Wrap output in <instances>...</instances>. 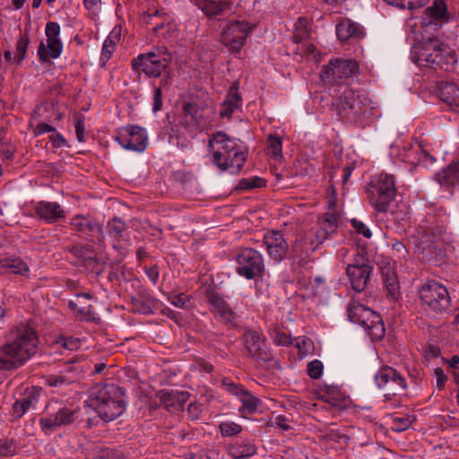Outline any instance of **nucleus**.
Returning <instances> with one entry per match:
<instances>
[{"label": "nucleus", "instance_id": "obj_1", "mask_svg": "<svg viewBox=\"0 0 459 459\" xmlns=\"http://www.w3.org/2000/svg\"><path fill=\"white\" fill-rule=\"evenodd\" d=\"M39 348L37 332L29 325L21 324L12 331V339L0 348V369L9 370L23 365L36 354Z\"/></svg>", "mask_w": 459, "mask_h": 459}, {"label": "nucleus", "instance_id": "obj_2", "mask_svg": "<svg viewBox=\"0 0 459 459\" xmlns=\"http://www.w3.org/2000/svg\"><path fill=\"white\" fill-rule=\"evenodd\" d=\"M212 162L221 171L238 172L245 164L247 155L246 146L238 139L223 132L213 134L208 143Z\"/></svg>", "mask_w": 459, "mask_h": 459}, {"label": "nucleus", "instance_id": "obj_3", "mask_svg": "<svg viewBox=\"0 0 459 459\" xmlns=\"http://www.w3.org/2000/svg\"><path fill=\"white\" fill-rule=\"evenodd\" d=\"M89 402L105 421L118 418L126 406L123 389L113 383L97 384L91 391Z\"/></svg>", "mask_w": 459, "mask_h": 459}, {"label": "nucleus", "instance_id": "obj_4", "mask_svg": "<svg viewBox=\"0 0 459 459\" xmlns=\"http://www.w3.org/2000/svg\"><path fill=\"white\" fill-rule=\"evenodd\" d=\"M411 58L418 65L431 66L455 61V51L439 39H423L412 48Z\"/></svg>", "mask_w": 459, "mask_h": 459}, {"label": "nucleus", "instance_id": "obj_5", "mask_svg": "<svg viewBox=\"0 0 459 459\" xmlns=\"http://www.w3.org/2000/svg\"><path fill=\"white\" fill-rule=\"evenodd\" d=\"M396 192L394 175L381 173L371 179L367 189V197L376 211L386 213L396 196Z\"/></svg>", "mask_w": 459, "mask_h": 459}, {"label": "nucleus", "instance_id": "obj_6", "mask_svg": "<svg viewBox=\"0 0 459 459\" xmlns=\"http://www.w3.org/2000/svg\"><path fill=\"white\" fill-rule=\"evenodd\" d=\"M351 322L360 325L372 341H380L385 333L381 316L359 303H351L348 307Z\"/></svg>", "mask_w": 459, "mask_h": 459}, {"label": "nucleus", "instance_id": "obj_7", "mask_svg": "<svg viewBox=\"0 0 459 459\" xmlns=\"http://www.w3.org/2000/svg\"><path fill=\"white\" fill-rule=\"evenodd\" d=\"M171 61L165 48H158L147 53L139 54L131 61L132 69L147 77H159Z\"/></svg>", "mask_w": 459, "mask_h": 459}, {"label": "nucleus", "instance_id": "obj_8", "mask_svg": "<svg viewBox=\"0 0 459 459\" xmlns=\"http://www.w3.org/2000/svg\"><path fill=\"white\" fill-rule=\"evenodd\" d=\"M419 298L427 311L442 314L451 304L447 289L436 281H428L418 290Z\"/></svg>", "mask_w": 459, "mask_h": 459}, {"label": "nucleus", "instance_id": "obj_9", "mask_svg": "<svg viewBox=\"0 0 459 459\" xmlns=\"http://www.w3.org/2000/svg\"><path fill=\"white\" fill-rule=\"evenodd\" d=\"M373 108V102L364 91H355L346 86L339 98L338 112L341 116H365L370 114Z\"/></svg>", "mask_w": 459, "mask_h": 459}, {"label": "nucleus", "instance_id": "obj_10", "mask_svg": "<svg viewBox=\"0 0 459 459\" xmlns=\"http://www.w3.org/2000/svg\"><path fill=\"white\" fill-rule=\"evenodd\" d=\"M236 262L237 273L247 280L262 276L264 271L262 255L251 247L241 248L237 254Z\"/></svg>", "mask_w": 459, "mask_h": 459}, {"label": "nucleus", "instance_id": "obj_11", "mask_svg": "<svg viewBox=\"0 0 459 459\" xmlns=\"http://www.w3.org/2000/svg\"><path fill=\"white\" fill-rule=\"evenodd\" d=\"M358 64L353 60L336 59L323 66L320 76L329 84H341L358 72Z\"/></svg>", "mask_w": 459, "mask_h": 459}, {"label": "nucleus", "instance_id": "obj_12", "mask_svg": "<svg viewBox=\"0 0 459 459\" xmlns=\"http://www.w3.org/2000/svg\"><path fill=\"white\" fill-rule=\"evenodd\" d=\"M80 416V409L75 407H60L53 413H47L39 420L41 430L51 434L61 427L74 423Z\"/></svg>", "mask_w": 459, "mask_h": 459}, {"label": "nucleus", "instance_id": "obj_13", "mask_svg": "<svg viewBox=\"0 0 459 459\" xmlns=\"http://www.w3.org/2000/svg\"><path fill=\"white\" fill-rule=\"evenodd\" d=\"M243 341L247 355L257 362H269L273 356L264 334L254 329L245 331Z\"/></svg>", "mask_w": 459, "mask_h": 459}, {"label": "nucleus", "instance_id": "obj_14", "mask_svg": "<svg viewBox=\"0 0 459 459\" xmlns=\"http://www.w3.org/2000/svg\"><path fill=\"white\" fill-rule=\"evenodd\" d=\"M116 141L126 150L142 152L147 147L148 135L141 126H126L117 130Z\"/></svg>", "mask_w": 459, "mask_h": 459}, {"label": "nucleus", "instance_id": "obj_15", "mask_svg": "<svg viewBox=\"0 0 459 459\" xmlns=\"http://www.w3.org/2000/svg\"><path fill=\"white\" fill-rule=\"evenodd\" d=\"M45 33L47 36V46L40 42L38 48V56L41 62L56 59L60 56L63 51V44L60 40V26L56 22H49L46 25Z\"/></svg>", "mask_w": 459, "mask_h": 459}, {"label": "nucleus", "instance_id": "obj_16", "mask_svg": "<svg viewBox=\"0 0 459 459\" xmlns=\"http://www.w3.org/2000/svg\"><path fill=\"white\" fill-rule=\"evenodd\" d=\"M251 28L244 22H230L221 33V42L230 50L239 52Z\"/></svg>", "mask_w": 459, "mask_h": 459}, {"label": "nucleus", "instance_id": "obj_17", "mask_svg": "<svg viewBox=\"0 0 459 459\" xmlns=\"http://www.w3.org/2000/svg\"><path fill=\"white\" fill-rule=\"evenodd\" d=\"M69 225L71 230L78 235L96 238V242L100 245L104 243L102 227L91 217L76 214L70 219Z\"/></svg>", "mask_w": 459, "mask_h": 459}, {"label": "nucleus", "instance_id": "obj_18", "mask_svg": "<svg viewBox=\"0 0 459 459\" xmlns=\"http://www.w3.org/2000/svg\"><path fill=\"white\" fill-rule=\"evenodd\" d=\"M376 385L379 388L386 387V390L405 392L407 382L395 368L385 366L379 368L375 376Z\"/></svg>", "mask_w": 459, "mask_h": 459}, {"label": "nucleus", "instance_id": "obj_19", "mask_svg": "<svg viewBox=\"0 0 459 459\" xmlns=\"http://www.w3.org/2000/svg\"><path fill=\"white\" fill-rule=\"evenodd\" d=\"M264 244L269 256L275 262L283 260L289 250V244L284 235L278 230H271L264 235Z\"/></svg>", "mask_w": 459, "mask_h": 459}, {"label": "nucleus", "instance_id": "obj_20", "mask_svg": "<svg viewBox=\"0 0 459 459\" xmlns=\"http://www.w3.org/2000/svg\"><path fill=\"white\" fill-rule=\"evenodd\" d=\"M35 214L46 223H56L65 218V212L57 202L39 201L34 205Z\"/></svg>", "mask_w": 459, "mask_h": 459}, {"label": "nucleus", "instance_id": "obj_21", "mask_svg": "<svg viewBox=\"0 0 459 459\" xmlns=\"http://www.w3.org/2000/svg\"><path fill=\"white\" fill-rule=\"evenodd\" d=\"M184 117L181 124L189 131L202 128L204 124L205 109L197 104L186 102L183 105Z\"/></svg>", "mask_w": 459, "mask_h": 459}, {"label": "nucleus", "instance_id": "obj_22", "mask_svg": "<svg viewBox=\"0 0 459 459\" xmlns=\"http://www.w3.org/2000/svg\"><path fill=\"white\" fill-rule=\"evenodd\" d=\"M336 35L342 41L348 39L359 40L364 38V28L349 18L341 19L336 24Z\"/></svg>", "mask_w": 459, "mask_h": 459}, {"label": "nucleus", "instance_id": "obj_23", "mask_svg": "<svg viewBox=\"0 0 459 459\" xmlns=\"http://www.w3.org/2000/svg\"><path fill=\"white\" fill-rule=\"evenodd\" d=\"M160 403L169 411H180L189 398L187 392L161 390L158 393Z\"/></svg>", "mask_w": 459, "mask_h": 459}, {"label": "nucleus", "instance_id": "obj_24", "mask_svg": "<svg viewBox=\"0 0 459 459\" xmlns=\"http://www.w3.org/2000/svg\"><path fill=\"white\" fill-rule=\"evenodd\" d=\"M372 272L373 266L346 268V275L351 289L356 292H362L368 286Z\"/></svg>", "mask_w": 459, "mask_h": 459}, {"label": "nucleus", "instance_id": "obj_25", "mask_svg": "<svg viewBox=\"0 0 459 459\" xmlns=\"http://www.w3.org/2000/svg\"><path fill=\"white\" fill-rule=\"evenodd\" d=\"M207 299L211 305V311L219 315L224 323H232L235 319V314L228 303L216 292L209 291Z\"/></svg>", "mask_w": 459, "mask_h": 459}, {"label": "nucleus", "instance_id": "obj_26", "mask_svg": "<svg viewBox=\"0 0 459 459\" xmlns=\"http://www.w3.org/2000/svg\"><path fill=\"white\" fill-rule=\"evenodd\" d=\"M30 266L19 256H9L0 259V273H13L24 277L30 275Z\"/></svg>", "mask_w": 459, "mask_h": 459}, {"label": "nucleus", "instance_id": "obj_27", "mask_svg": "<svg viewBox=\"0 0 459 459\" xmlns=\"http://www.w3.org/2000/svg\"><path fill=\"white\" fill-rule=\"evenodd\" d=\"M40 391L32 388L25 393L22 398L17 400L13 405V415L17 418L22 417L29 410L35 409L39 402Z\"/></svg>", "mask_w": 459, "mask_h": 459}, {"label": "nucleus", "instance_id": "obj_28", "mask_svg": "<svg viewBox=\"0 0 459 459\" xmlns=\"http://www.w3.org/2000/svg\"><path fill=\"white\" fill-rule=\"evenodd\" d=\"M256 446L249 439L237 440L228 446V452L232 459H246L256 453Z\"/></svg>", "mask_w": 459, "mask_h": 459}, {"label": "nucleus", "instance_id": "obj_29", "mask_svg": "<svg viewBox=\"0 0 459 459\" xmlns=\"http://www.w3.org/2000/svg\"><path fill=\"white\" fill-rule=\"evenodd\" d=\"M316 250V245L313 244L307 234H299L291 248L293 256L300 260L308 258Z\"/></svg>", "mask_w": 459, "mask_h": 459}, {"label": "nucleus", "instance_id": "obj_30", "mask_svg": "<svg viewBox=\"0 0 459 459\" xmlns=\"http://www.w3.org/2000/svg\"><path fill=\"white\" fill-rule=\"evenodd\" d=\"M238 91V84L234 82L229 90L227 99L222 103L221 117H230L233 112L240 108L242 101Z\"/></svg>", "mask_w": 459, "mask_h": 459}, {"label": "nucleus", "instance_id": "obj_31", "mask_svg": "<svg viewBox=\"0 0 459 459\" xmlns=\"http://www.w3.org/2000/svg\"><path fill=\"white\" fill-rule=\"evenodd\" d=\"M195 4L208 17L213 18L230 8L226 0H195Z\"/></svg>", "mask_w": 459, "mask_h": 459}, {"label": "nucleus", "instance_id": "obj_32", "mask_svg": "<svg viewBox=\"0 0 459 459\" xmlns=\"http://www.w3.org/2000/svg\"><path fill=\"white\" fill-rule=\"evenodd\" d=\"M446 6L442 0H435L434 4L424 11L422 22L425 25L434 23L436 26L438 22L446 20Z\"/></svg>", "mask_w": 459, "mask_h": 459}, {"label": "nucleus", "instance_id": "obj_33", "mask_svg": "<svg viewBox=\"0 0 459 459\" xmlns=\"http://www.w3.org/2000/svg\"><path fill=\"white\" fill-rule=\"evenodd\" d=\"M435 179L442 187L447 189L459 184V162L451 164L437 173Z\"/></svg>", "mask_w": 459, "mask_h": 459}, {"label": "nucleus", "instance_id": "obj_34", "mask_svg": "<svg viewBox=\"0 0 459 459\" xmlns=\"http://www.w3.org/2000/svg\"><path fill=\"white\" fill-rule=\"evenodd\" d=\"M120 36L121 28L115 27L105 39L100 54V60L104 65L110 59L115 52L117 44L120 40Z\"/></svg>", "mask_w": 459, "mask_h": 459}, {"label": "nucleus", "instance_id": "obj_35", "mask_svg": "<svg viewBox=\"0 0 459 459\" xmlns=\"http://www.w3.org/2000/svg\"><path fill=\"white\" fill-rule=\"evenodd\" d=\"M382 275L388 296L393 300H396L400 296V285L395 273L387 268L383 270Z\"/></svg>", "mask_w": 459, "mask_h": 459}, {"label": "nucleus", "instance_id": "obj_36", "mask_svg": "<svg viewBox=\"0 0 459 459\" xmlns=\"http://www.w3.org/2000/svg\"><path fill=\"white\" fill-rule=\"evenodd\" d=\"M325 402L332 407L336 409H342L347 405V396L335 386H329L326 388L325 394L323 395Z\"/></svg>", "mask_w": 459, "mask_h": 459}, {"label": "nucleus", "instance_id": "obj_37", "mask_svg": "<svg viewBox=\"0 0 459 459\" xmlns=\"http://www.w3.org/2000/svg\"><path fill=\"white\" fill-rule=\"evenodd\" d=\"M441 229L437 230V231L431 230V232H429V229H427L425 226H420L418 234L420 241L423 246L422 248H431L432 245H434V247L436 248L437 243L441 239Z\"/></svg>", "mask_w": 459, "mask_h": 459}, {"label": "nucleus", "instance_id": "obj_38", "mask_svg": "<svg viewBox=\"0 0 459 459\" xmlns=\"http://www.w3.org/2000/svg\"><path fill=\"white\" fill-rule=\"evenodd\" d=\"M310 36V22L307 18L299 17L294 25L293 41L303 43Z\"/></svg>", "mask_w": 459, "mask_h": 459}, {"label": "nucleus", "instance_id": "obj_39", "mask_svg": "<svg viewBox=\"0 0 459 459\" xmlns=\"http://www.w3.org/2000/svg\"><path fill=\"white\" fill-rule=\"evenodd\" d=\"M238 399L242 403V406L239 409V411L242 414H252L255 412L261 403L258 398L255 397L246 389L240 394Z\"/></svg>", "mask_w": 459, "mask_h": 459}, {"label": "nucleus", "instance_id": "obj_40", "mask_svg": "<svg viewBox=\"0 0 459 459\" xmlns=\"http://www.w3.org/2000/svg\"><path fill=\"white\" fill-rule=\"evenodd\" d=\"M319 227L325 231L329 236L336 231L337 225V212H327L319 220Z\"/></svg>", "mask_w": 459, "mask_h": 459}, {"label": "nucleus", "instance_id": "obj_41", "mask_svg": "<svg viewBox=\"0 0 459 459\" xmlns=\"http://www.w3.org/2000/svg\"><path fill=\"white\" fill-rule=\"evenodd\" d=\"M352 258L347 264L346 268H362V266H372L367 254L363 250L358 248H352Z\"/></svg>", "mask_w": 459, "mask_h": 459}, {"label": "nucleus", "instance_id": "obj_42", "mask_svg": "<svg viewBox=\"0 0 459 459\" xmlns=\"http://www.w3.org/2000/svg\"><path fill=\"white\" fill-rule=\"evenodd\" d=\"M162 15H165V13H162L159 10H155L153 12L148 11L142 15L141 19L142 22L146 24H153L152 30L155 32H159L160 30L164 28V22L163 21L160 22L156 20L161 18Z\"/></svg>", "mask_w": 459, "mask_h": 459}, {"label": "nucleus", "instance_id": "obj_43", "mask_svg": "<svg viewBox=\"0 0 459 459\" xmlns=\"http://www.w3.org/2000/svg\"><path fill=\"white\" fill-rule=\"evenodd\" d=\"M266 181L264 178L255 176L247 178H242L238 181L237 189L238 190H250L254 188H261L264 186Z\"/></svg>", "mask_w": 459, "mask_h": 459}, {"label": "nucleus", "instance_id": "obj_44", "mask_svg": "<svg viewBox=\"0 0 459 459\" xmlns=\"http://www.w3.org/2000/svg\"><path fill=\"white\" fill-rule=\"evenodd\" d=\"M415 420V417L411 415L394 417L391 429L395 432L404 431L411 426Z\"/></svg>", "mask_w": 459, "mask_h": 459}, {"label": "nucleus", "instance_id": "obj_45", "mask_svg": "<svg viewBox=\"0 0 459 459\" xmlns=\"http://www.w3.org/2000/svg\"><path fill=\"white\" fill-rule=\"evenodd\" d=\"M219 429L222 437H232L241 433L243 429L234 421L224 420L220 423Z\"/></svg>", "mask_w": 459, "mask_h": 459}, {"label": "nucleus", "instance_id": "obj_46", "mask_svg": "<svg viewBox=\"0 0 459 459\" xmlns=\"http://www.w3.org/2000/svg\"><path fill=\"white\" fill-rule=\"evenodd\" d=\"M271 338L276 345L288 346L292 343L291 336L286 331L279 327L272 329Z\"/></svg>", "mask_w": 459, "mask_h": 459}, {"label": "nucleus", "instance_id": "obj_47", "mask_svg": "<svg viewBox=\"0 0 459 459\" xmlns=\"http://www.w3.org/2000/svg\"><path fill=\"white\" fill-rule=\"evenodd\" d=\"M404 395L405 392L386 390L384 394V402L391 408L395 409L402 405Z\"/></svg>", "mask_w": 459, "mask_h": 459}, {"label": "nucleus", "instance_id": "obj_48", "mask_svg": "<svg viewBox=\"0 0 459 459\" xmlns=\"http://www.w3.org/2000/svg\"><path fill=\"white\" fill-rule=\"evenodd\" d=\"M267 147L275 158H281L282 156V142L280 136L269 134L267 138Z\"/></svg>", "mask_w": 459, "mask_h": 459}, {"label": "nucleus", "instance_id": "obj_49", "mask_svg": "<svg viewBox=\"0 0 459 459\" xmlns=\"http://www.w3.org/2000/svg\"><path fill=\"white\" fill-rule=\"evenodd\" d=\"M74 381V377H69L67 375H49L47 379L46 383L48 386L52 387H61L63 385H66Z\"/></svg>", "mask_w": 459, "mask_h": 459}, {"label": "nucleus", "instance_id": "obj_50", "mask_svg": "<svg viewBox=\"0 0 459 459\" xmlns=\"http://www.w3.org/2000/svg\"><path fill=\"white\" fill-rule=\"evenodd\" d=\"M389 4L396 5L400 8L416 9L423 6L429 0H384Z\"/></svg>", "mask_w": 459, "mask_h": 459}, {"label": "nucleus", "instance_id": "obj_51", "mask_svg": "<svg viewBox=\"0 0 459 459\" xmlns=\"http://www.w3.org/2000/svg\"><path fill=\"white\" fill-rule=\"evenodd\" d=\"M29 37L26 34L22 35L16 43V52L14 60L20 64L25 57L26 50L29 45Z\"/></svg>", "mask_w": 459, "mask_h": 459}, {"label": "nucleus", "instance_id": "obj_52", "mask_svg": "<svg viewBox=\"0 0 459 459\" xmlns=\"http://www.w3.org/2000/svg\"><path fill=\"white\" fill-rule=\"evenodd\" d=\"M417 157L414 160H411V162L420 164L423 167H429L432 165L436 159L428 152L422 150L420 147H419V151H416Z\"/></svg>", "mask_w": 459, "mask_h": 459}, {"label": "nucleus", "instance_id": "obj_53", "mask_svg": "<svg viewBox=\"0 0 459 459\" xmlns=\"http://www.w3.org/2000/svg\"><path fill=\"white\" fill-rule=\"evenodd\" d=\"M108 232L115 238H121L125 230L126 224L118 218H113L108 222Z\"/></svg>", "mask_w": 459, "mask_h": 459}, {"label": "nucleus", "instance_id": "obj_54", "mask_svg": "<svg viewBox=\"0 0 459 459\" xmlns=\"http://www.w3.org/2000/svg\"><path fill=\"white\" fill-rule=\"evenodd\" d=\"M56 344L66 350L73 351L79 348L80 342L78 339L74 337L60 336L59 338L56 339Z\"/></svg>", "mask_w": 459, "mask_h": 459}, {"label": "nucleus", "instance_id": "obj_55", "mask_svg": "<svg viewBox=\"0 0 459 459\" xmlns=\"http://www.w3.org/2000/svg\"><path fill=\"white\" fill-rule=\"evenodd\" d=\"M132 308L134 311L140 314H149L152 311L151 306L148 302L143 300L141 298L132 297Z\"/></svg>", "mask_w": 459, "mask_h": 459}, {"label": "nucleus", "instance_id": "obj_56", "mask_svg": "<svg viewBox=\"0 0 459 459\" xmlns=\"http://www.w3.org/2000/svg\"><path fill=\"white\" fill-rule=\"evenodd\" d=\"M323 364L318 359H314L307 364V374L313 379H318L323 374Z\"/></svg>", "mask_w": 459, "mask_h": 459}, {"label": "nucleus", "instance_id": "obj_57", "mask_svg": "<svg viewBox=\"0 0 459 459\" xmlns=\"http://www.w3.org/2000/svg\"><path fill=\"white\" fill-rule=\"evenodd\" d=\"M221 385L230 394H231L233 395H236L238 397H239L240 394L245 390L242 385H239L232 382L231 380L228 379V378H224L221 381Z\"/></svg>", "mask_w": 459, "mask_h": 459}, {"label": "nucleus", "instance_id": "obj_58", "mask_svg": "<svg viewBox=\"0 0 459 459\" xmlns=\"http://www.w3.org/2000/svg\"><path fill=\"white\" fill-rule=\"evenodd\" d=\"M326 203L328 207V212H337V193L336 189L333 186H330L326 193Z\"/></svg>", "mask_w": 459, "mask_h": 459}, {"label": "nucleus", "instance_id": "obj_59", "mask_svg": "<svg viewBox=\"0 0 459 459\" xmlns=\"http://www.w3.org/2000/svg\"><path fill=\"white\" fill-rule=\"evenodd\" d=\"M54 108L52 101H46L36 107L33 113L31 114V120H37L44 117V113Z\"/></svg>", "mask_w": 459, "mask_h": 459}, {"label": "nucleus", "instance_id": "obj_60", "mask_svg": "<svg viewBox=\"0 0 459 459\" xmlns=\"http://www.w3.org/2000/svg\"><path fill=\"white\" fill-rule=\"evenodd\" d=\"M308 238L311 241H313V244L316 245V248L317 249L321 244L324 243V241L329 236L325 231L321 230L319 227L316 231L308 233Z\"/></svg>", "mask_w": 459, "mask_h": 459}, {"label": "nucleus", "instance_id": "obj_61", "mask_svg": "<svg viewBox=\"0 0 459 459\" xmlns=\"http://www.w3.org/2000/svg\"><path fill=\"white\" fill-rule=\"evenodd\" d=\"M351 223L352 228L355 230V231L358 234H361L362 236H364L367 238H369L371 237V235H372L371 230L362 221H360L357 219H352L351 221Z\"/></svg>", "mask_w": 459, "mask_h": 459}, {"label": "nucleus", "instance_id": "obj_62", "mask_svg": "<svg viewBox=\"0 0 459 459\" xmlns=\"http://www.w3.org/2000/svg\"><path fill=\"white\" fill-rule=\"evenodd\" d=\"M169 299L173 306L179 308H186L189 302L187 296L183 293L172 295Z\"/></svg>", "mask_w": 459, "mask_h": 459}, {"label": "nucleus", "instance_id": "obj_63", "mask_svg": "<svg viewBox=\"0 0 459 459\" xmlns=\"http://www.w3.org/2000/svg\"><path fill=\"white\" fill-rule=\"evenodd\" d=\"M74 128H75V134L76 137L79 142H84V131H85V125L84 120L81 117H76L74 119Z\"/></svg>", "mask_w": 459, "mask_h": 459}, {"label": "nucleus", "instance_id": "obj_64", "mask_svg": "<svg viewBox=\"0 0 459 459\" xmlns=\"http://www.w3.org/2000/svg\"><path fill=\"white\" fill-rule=\"evenodd\" d=\"M434 375L436 377V385L439 390L444 389L446 382V376L445 375L443 369L441 368H437L434 369Z\"/></svg>", "mask_w": 459, "mask_h": 459}]
</instances>
